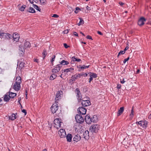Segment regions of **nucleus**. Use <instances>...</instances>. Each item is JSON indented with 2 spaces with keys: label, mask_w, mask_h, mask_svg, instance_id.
Returning a JSON list of instances; mask_svg holds the SVG:
<instances>
[{
  "label": "nucleus",
  "mask_w": 151,
  "mask_h": 151,
  "mask_svg": "<svg viewBox=\"0 0 151 151\" xmlns=\"http://www.w3.org/2000/svg\"><path fill=\"white\" fill-rule=\"evenodd\" d=\"M77 111L78 114L84 115L86 113V109L83 107H80L78 109Z\"/></svg>",
  "instance_id": "nucleus-7"
},
{
  "label": "nucleus",
  "mask_w": 151,
  "mask_h": 151,
  "mask_svg": "<svg viewBox=\"0 0 151 151\" xmlns=\"http://www.w3.org/2000/svg\"><path fill=\"white\" fill-rule=\"evenodd\" d=\"M55 55H53L52 58V59L51 60V62L52 63V65H53V62L55 60Z\"/></svg>",
  "instance_id": "nucleus-41"
},
{
  "label": "nucleus",
  "mask_w": 151,
  "mask_h": 151,
  "mask_svg": "<svg viewBox=\"0 0 151 151\" xmlns=\"http://www.w3.org/2000/svg\"><path fill=\"white\" fill-rule=\"evenodd\" d=\"M34 61L37 63H38L39 61V60L37 59H34Z\"/></svg>",
  "instance_id": "nucleus-55"
},
{
  "label": "nucleus",
  "mask_w": 151,
  "mask_h": 151,
  "mask_svg": "<svg viewBox=\"0 0 151 151\" xmlns=\"http://www.w3.org/2000/svg\"><path fill=\"white\" fill-rule=\"evenodd\" d=\"M97 33L100 35H103V34L100 31H97Z\"/></svg>",
  "instance_id": "nucleus-60"
},
{
  "label": "nucleus",
  "mask_w": 151,
  "mask_h": 151,
  "mask_svg": "<svg viewBox=\"0 0 151 151\" xmlns=\"http://www.w3.org/2000/svg\"><path fill=\"white\" fill-rule=\"evenodd\" d=\"M62 65L61 64H58L52 70V72L53 73H55L58 72L60 70V69Z\"/></svg>",
  "instance_id": "nucleus-9"
},
{
  "label": "nucleus",
  "mask_w": 151,
  "mask_h": 151,
  "mask_svg": "<svg viewBox=\"0 0 151 151\" xmlns=\"http://www.w3.org/2000/svg\"><path fill=\"white\" fill-rule=\"evenodd\" d=\"M141 122L140 126L143 129H146L147 127L148 122L147 121L144 120H142Z\"/></svg>",
  "instance_id": "nucleus-12"
},
{
  "label": "nucleus",
  "mask_w": 151,
  "mask_h": 151,
  "mask_svg": "<svg viewBox=\"0 0 151 151\" xmlns=\"http://www.w3.org/2000/svg\"><path fill=\"white\" fill-rule=\"evenodd\" d=\"M63 45L66 48H67L69 47V46L66 43H64Z\"/></svg>",
  "instance_id": "nucleus-49"
},
{
  "label": "nucleus",
  "mask_w": 151,
  "mask_h": 151,
  "mask_svg": "<svg viewBox=\"0 0 151 151\" xmlns=\"http://www.w3.org/2000/svg\"><path fill=\"white\" fill-rule=\"evenodd\" d=\"M100 126L98 124H94L90 127L89 130L92 132L96 133L99 130Z\"/></svg>",
  "instance_id": "nucleus-2"
},
{
  "label": "nucleus",
  "mask_w": 151,
  "mask_h": 151,
  "mask_svg": "<svg viewBox=\"0 0 151 151\" xmlns=\"http://www.w3.org/2000/svg\"><path fill=\"white\" fill-rule=\"evenodd\" d=\"M4 36H5V37L7 39H11L12 37V35L8 33H5L4 35Z\"/></svg>",
  "instance_id": "nucleus-33"
},
{
  "label": "nucleus",
  "mask_w": 151,
  "mask_h": 151,
  "mask_svg": "<svg viewBox=\"0 0 151 151\" xmlns=\"http://www.w3.org/2000/svg\"><path fill=\"white\" fill-rule=\"evenodd\" d=\"M81 138V137L78 134H77L75 136L73 139V140L76 142H77L80 140Z\"/></svg>",
  "instance_id": "nucleus-15"
},
{
  "label": "nucleus",
  "mask_w": 151,
  "mask_h": 151,
  "mask_svg": "<svg viewBox=\"0 0 151 151\" xmlns=\"http://www.w3.org/2000/svg\"><path fill=\"white\" fill-rule=\"evenodd\" d=\"M73 34L75 36H77V37L78 36V34L76 32H74L73 33Z\"/></svg>",
  "instance_id": "nucleus-57"
},
{
  "label": "nucleus",
  "mask_w": 151,
  "mask_h": 151,
  "mask_svg": "<svg viewBox=\"0 0 151 151\" xmlns=\"http://www.w3.org/2000/svg\"><path fill=\"white\" fill-rule=\"evenodd\" d=\"M19 36L18 34L14 33L13 35V37L14 41L17 42L19 40Z\"/></svg>",
  "instance_id": "nucleus-17"
},
{
  "label": "nucleus",
  "mask_w": 151,
  "mask_h": 151,
  "mask_svg": "<svg viewBox=\"0 0 151 151\" xmlns=\"http://www.w3.org/2000/svg\"><path fill=\"white\" fill-rule=\"evenodd\" d=\"M146 21V19L144 17H141L138 20V24L140 26L143 25L145 24V22Z\"/></svg>",
  "instance_id": "nucleus-10"
},
{
  "label": "nucleus",
  "mask_w": 151,
  "mask_h": 151,
  "mask_svg": "<svg viewBox=\"0 0 151 151\" xmlns=\"http://www.w3.org/2000/svg\"><path fill=\"white\" fill-rule=\"evenodd\" d=\"M72 60L73 61H77V62H79L81 61V60L80 59H78L76 58H75V57H73L72 58Z\"/></svg>",
  "instance_id": "nucleus-35"
},
{
  "label": "nucleus",
  "mask_w": 151,
  "mask_h": 151,
  "mask_svg": "<svg viewBox=\"0 0 151 151\" xmlns=\"http://www.w3.org/2000/svg\"><path fill=\"white\" fill-rule=\"evenodd\" d=\"M67 141L68 142H70L71 141L72 136L71 134H68L66 137Z\"/></svg>",
  "instance_id": "nucleus-21"
},
{
  "label": "nucleus",
  "mask_w": 151,
  "mask_h": 151,
  "mask_svg": "<svg viewBox=\"0 0 151 151\" xmlns=\"http://www.w3.org/2000/svg\"><path fill=\"white\" fill-rule=\"evenodd\" d=\"M87 39L92 40L91 37L90 35H87L86 37Z\"/></svg>",
  "instance_id": "nucleus-47"
},
{
  "label": "nucleus",
  "mask_w": 151,
  "mask_h": 151,
  "mask_svg": "<svg viewBox=\"0 0 151 151\" xmlns=\"http://www.w3.org/2000/svg\"><path fill=\"white\" fill-rule=\"evenodd\" d=\"M10 98L8 93H7L4 96V100L5 101L7 102L9 101Z\"/></svg>",
  "instance_id": "nucleus-19"
},
{
  "label": "nucleus",
  "mask_w": 151,
  "mask_h": 151,
  "mask_svg": "<svg viewBox=\"0 0 151 151\" xmlns=\"http://www.w3.org/2000/svg\"><path fill=\"white\" fill-rule=\"evenodd\" d=\"M134 110L133 109V107L132 108V109L131 111V113L130 114V117H132L133 115Z\"/></svg>",
  "instance_id": "nucleus-42"
},
{
  "label": "nucleus",
  "mask_w": 151,
  "mask_h": 151,
  "mask_svg": "<svg viewBox=\"0 0 151 151\" xmlns=\"http://www.w3.org/2000/svg\"><path fill=\"white\" fill-rule=\"evenodd\" d=\"M81 104L83 106H87L91 104L90 101L88 100H82Z\"/></svg>",
  "instance_id": "nucleus-11"
},
{
  "label": "nucleus",
  "mask_w": 151,
  "mask_h": 151,
  "mask_svg": "<svg viewBox=\"0 0 151 151\" xmlns=\"http://www.w3.org/2000/svg\"><path fill=\"white\" fill-rule=\"evenodd\" d=\"M29 12L34 13L35 12V10L33 8L30 7L29 8Z\"/></svg>",
  "instance_id": "nucleus-38"
},
{
  "label": "nucleus",
  "mask_w": 151,
  "mask_h": 151,
  "mask_svg": "<svg viewBox=\"0 0 151 151\" xmlns=\"http://www.w3.org/2000/svg\"><path fill=\"white\" fill-rule=\"evenodd\" d=\"M33 7L35 8L36 10H38L39 12H40L41 9L38 6L35 4H33Z\"/></svg>",
  "instance_id": "nucleus-34"
},
{
  "label": "nucleus",
  "mask_w": 151,
  "mask_h": 151,
  "mask_svg": "<svg viewBox=\"0 0 151 151\" xmlns=\"http://www.w3.org/2000/svg\"><path fill=\"white\" fill-rule=\"evenodd\" d=\"M93 78L92 77H90L89 80V82L90 83L93 80Z\"/></svg>",
  "instance_id": "nucleus-54"
},
{
  "label": "nucleus",
  "mask_w": 151,
  "mask_h": 151,
  "mask_svg": "<svg viewBox=\"0 0 151 151\" xmlns=\"http://www.w3.org/2000/svg\"><path fill=\"white\" fill-rule=\"evenodd\" d=\"M79 78H80V76H79L78 74H77L72 76L71 80L72 81H75L76 79Z\"/></svg>",
  "instance_id": "nucleus-23"
},
{
  "label": "nucleus",
  "mask_w": 151,
  "mask_h": 151,
  "mask_svg": "<svg viewBox=\"0 0 151 151\" xmlns=\"http://www.w3.org/2000/svg\"><path fill=\"white\" fill-rule=\"evenodd\" d=\"M63 93L62 91H60L57 92L55 97V103H58V101L61 99V96L62 95Z\"/></svg>",
  "instance_id": "nucleus-5"
},
{
  "label": "nucleus",
  "mask_w": 151,
  "mask_h": 151,
  "mask_svg": "<svg viewBox=\"0 0 151 151\" xmlns=\"http://www.w3.org/2000/svg\"><path fill=\"white\" fill-rule=\"evenodd\" d=\"M83 137L87 140H88L89 138V132L88 130H86L83 133Z\"/></svg>",
  "instance_id": "nucleus-14"
},
{
  "label": "nucleus",
  "mask_w": 151,
  "mask_h": 151,
  "mask_svg": "<svg viewBox=\"0 0 151 151\" xmlns=\"http://www.w3.org/2000/svg\"><path fill=\"white\" fill-rule=\"evenodd\" d=\"M55 103L53 104L51 107V111L53 114L55 113L58 109V105Z\"/></svg>",
  "instance_id": "nucleus-8"
},
{
  "label": "nucleus",
  "mask_w": 151,
  "mask_h": 151,
  "mask_svg": "<svg viewBox=\"0 0 151 151\" xmlns=\"http://www.w3.org/2000/svg\"><path fill=\"white\" fill-rule=\"evenodd\" d=\"M25 63L23 62H18L17 66L18 67V66L19 65V69H20V70H21L25 66Z\"/></svg>",
  "instance_id": "nucleus-16"
},
{
  "label": "nucleus",
  "mask_w": 151,
  "mask_h": 151,
  "mask_svg": "<svg viewBox=\"0 0 151 151\" xmlns=\"http://www.w3.org/2000/svg\"><path fill=\"white\" fill-rule=\"evenodd\" d=\"M120 82L122 84H124L126 81L125 80V78H124L122 80L120 79Z\"/></svg>",
  "instance_id": "nucleus-45"
},
{
  "label": "nucleus",
  "mask_w": 151,
  "mask_h": 151,
  "mask_svg": "<svg viewBox=\"0 0 151 151\" xmlns=\"http://www.w3.org/2000/svg\"><path fill=\"white\" fill-rule=\"evenodd\" d=\"M54 122L55 127L58 129L60 127L61 123H62L61 119L59 118H56L54 120Z\"/></svg>",
  "instance_id": "nucleus-4"
},
{
  "label": "nucleus",
  "mask_w": 151,
  "mask_h": 151,
  "mask_svg": "<svg viewBox=\"0 0 151 151\" xmlns=\"http://www.w3.org/2000/svg\"><path fill=\"white\" fill-rule=\"evenodd\" d=\"M117 88L118 89H120L121 88V85L119 84H117Z\"/></svg>",
  "instance_id": "nucleus-50"
},
{
  "label": "nucleus",
  "mask_w": 151,
  "mask_h": 151,
  "mask_svg": "<svg viewBox=\"0 0 151 151\" xmlns=\"http://www.w3.org/2000/svg\"><path fill=\"white\" fill-rule=\"evenodd\" d=\"M24 48H25V47H23L22 45H20L19 46V52L21 54H22L24 53Z\"/></svg>",
  "instance_id": "nucleus-20"
},
{
  "label": "nucleus",
  "mask_w": 151,
  "mask_h": 151,
  "mask_svg": "<svg viewBox=\"0 0 151 151\" xmlns=\"http://www.w3.org/2000/svg\"><path fill=\"white\" fill-rule=\"evenodd\" d=\"M125 52L124 50H121L118 53V56H117L118 57L120 55L124 54L125 53Z\"/></svg>",
  "instance_id": "nucleus-39"
},
{
  "label": "nucleus",
  "mask_w": 151,
  "mask_h": 151,
  "mask_svg": "<svg viewBox=\"0 0 151 151\" xmlns=\"http://www.w3.org/2000/svg\"><path fill=\"white\" fill-rule=\"evenodd\" d=\"M5 33L0 32V38H2L3 36H4Z\"/></svg>",
  "instance_id": "nucleus-43"
},
{
  "label": "nucleus",
  "mask_w": 151,
  "mask_h": 151,
  "mask_svg": "<svg viewBox=\"0 0 151 151\" xmlns=\"http://www.w3.org/2000/svg\"><path fill=\"white\" fill-rule=\"evenodd\" d=\"M22 82L21 78L20 76H17L16 77L15 82L14 83L13 88L16 91L19 90L21 88L20 84Z\"/></svg>",
  "instance_id": "nucleus-1"
},
{
  "label": "nucleus",
  "mask_w": 151,
  "mask_h": 151,
  "mask_svg": "<svg viewBox=\"0 0 151 151\" xmlns=\"http://www.w3.org/2000/svg\"><path fill=\"white\" fill-rule=\"evenodd\" d=\"M119 4L121 5L122 6L124 4L122 2H119Z\"/></svg>",
  "instance_id": "nucleus-63"
},
{
  "label": "nucleus",
  "mask_w": 151,
  "mask_h": 151,
  "mask_svg": "<svg viewBox=\"0 0 151 151\" xmlns=\"http://www.w3.org/2000/svg\"><path fill=\"white\" fill-rule=\"evenodd\" d=\"M74 68H67L66 69L63 70L64 72L66 73H68L69 72L71 73L72 71L74 70Z\"/></svg>",
  "instance_id": "nucleus-28"
},
{
  "label": "nucleus",
  "mask_w": 151,
  "mask_h": 151,
  "mask_svg": "<svg viewBox=\"0 0 151 151\" xmlns=\"http://www.w3.org/2000/svg\"><path fill=\"white\" fill-rule=\"evenodd\" d=\"M68 9L70 10V11H73V9L72 7L70 6H68Z\"/></svg>",
  "instance_id": "nucleus-56"
},
{
  "label": "nucleus",
  "mask_w": 151,
  "mask_h": 151,
  "mask_svg": "<svg viewBox=\"0 0 151 151\" xmlns=\"http://www.w3.org/2000/svg\"><path fill=\"white\" fill-rule=\"evenodd\" d=\"M52 17L57 18L59 17V16L57 14H54L53 16H52Z\"/></svg>",
  "instance_id": "nucleus-46"
},
{
  "label": "nucleus",
  "mask_w": 151,
  "mask_h": 151,
  "mask_svg": "<svg viewBox=\"0 0 151 151\" xmlns=\"http://www.w3.org/2000/svg\"><path fill=\"white\" fill-rule=\"evenodd\" d=\"M39 1L42 4H45L46 3V0H39Z\"/></svg>",
  "instance_id": "nucleus-40"
},
{
  "label": "nucleus",
  "mask_w": 151,
  "mask_h": 151,
  "mask_svg": "<svg viewBox=\"0 0 151 151\" xmlns=\"http://www.w3.org/2000/svg\"><path fill=\"white\" fill-rule=\"evenodd\" d=\"M21 99V98H19L18 99V102L20 104H21V103L20 102Z\"/></svg>",
  "instance_id": "nucleus-61"
},
{
  "label": "nucleus",
  "mask_w": 151,
  "mask_h": 151,
  "mask_svg": "<svg viewBox=\"0 0 151 151\" xmlns=\"http://www.w3.org/2000/svg\"><path fill=\"white\" fill-rule=\"evenodd\" d=\"M141 122V121H140L139 122H136L135 123L137 124H139V125H140Z\"/></svg>",
  "instance_id": "nucleus-53"
},
{
  "label": "nucleus",
  "mask_w": 151,
  "mask_h": 151,
  "mask_svg": "<svg viewBox=\"0 0 151 151\" xmlns=\"http://www.w3.org/2000/svg\"><path fill=\"white\" fill-rule=\"evenodd\" d=\"M57 76V75L55 74V73H53L50 76V79L51 80H53Z\"/></svg>",
  "instance_id": "nucleus-31"
},
{
  "label": "nucleus",
  "mask_w": 151,
  "mask_h": 151,
  "mask_svg": "<svg viewBox=\"0 0 151 151\" xmlns=\"http://www.w3.org/2000/svg\"><path fill=\"white\" fill-rule=\"evenodd\" d=\"M97 116L96 115H94L91 118V121L92 122H95L97 120Z\"/></svg>",
  "instance_id": "nucleus-30"
},
{
  "label": "nucleus",
  "mask_w": 151,
  "mask_h": 151,
  "mask_svg": "<svg viewBox=\"0 0 151 151\" xmlns=\"http://www.w3.org/2000/svg\"><path fill=\"white\" fill-rule=\"evenodd\" d=\"M59 134L61 138L65 137L66 135V133L65 130L63 129H61L59 131Z\"/></svg>",
  "instance_id": "nucleus-13"
},
{
  "label": "nucleus",
  "mask_w": 151,
  "mask_h": 151,
  "mask_svg": "<svg viewBox=\"0 0 151 151\" xmlns=\"http://www.w3.org/2000/svg\"><path fill=\"white\" fill-rule=\"evenodd\" d=\"M124 108L123 107H120V109L118 111L117 116H119L124 111Z\"/></svg>",
  "instance_id": "nucleus-22"
},
{
  "label": "nucleus",
  "mask_w": 151,
  "mask_h": 151,
  "mask_svg": "<svg viewBox=\"0 0 151 151\" xmlns=\"http://www.w3.org/2000/svg\"><path fill=\"white\" fill-rule=\"evenodd\" d=\"M30 3H31L32 4H33L34 3V0H28Z\"/></svg>",
  "instance_id": "nucleus-59"
},
{
  "label": "nucleus",
  "mask_w": 151,
  "mask_h": 151,
  "mask_svg": "<svg viewBox=\"0 0 151 151\" xmlns=\"http://www.w3.org/2000/svg\"><path fill=\"white\" fill-rule=\"evenodd\" d=\"M90 75V77H92L93 78H96L97 77V74L91 72H90L88 73Z\"/></svg>",
  "instance_id": "nucleus-27"
},
{
  "label": "nucleus",
  "mask_w": 151,
  "mask_h": 151,
  "mask_svg": "<svg viewBox=\"0 0 151 151\" xmlns=\"http://www.w3.org/2000/svg\"><path fill=\"white\" fill-rule=\"evenodd\" d=\"M76 10H81L80 9V8H79V7H76Z\"/></svg>",
  "instance_id": "nucleus-62"
},
{
  "label": "nucleus",
  "mask_w": 151,
  "mask_h": 151,
  "mask_svg": "<svg viewBox=\"0 0 151 151\" xmlns=\"http://www.w3.org/2000/svg\"><path fill=\"white\" fill-rule=\"evenodd\" d=\"M79 19H80V21L79 23L78 24V26H80L81 25H82L84 23V21L81 18H80Z\"/></svg>",
  "instance_id": "nucleus-36"
},
{
  "label": "nucleus",
  "mask_w": 151,
  "mask_h": 151,
  "mask_svg": "<svg viewBox=\"0 0 151 151\" xmlns=\"http://www.w3.org/2000/svg\"><path fill=\"white\" fill-rule=\"evenodd\" d=\"M79 76H80V78L81 77V76H84V73H78Z\"/></svg>",
  "instance_id": "nucleus-52"
},
{
  "label": "nucleus",
  "mask_w": 151,
  "mask_h": 151,
  "mask_svg": "<svg viewBox=\"0 0 151 151\" xmlns=\"http://www.w3.org/2000/svg\"><path fill=\"white\" fill-rule=\"evenodd\" d=\"M127 46L124 49V50L125 51V52L127 50L129 49V47H128L129 45H128V44H127Z\"/></svg>",
  "instance_id": "nucleus-51"
},
{
  "label": "nucleus",
  "mask_w": 151,
  "mask_h": 151,
  "mask_svg": "<svg viewBox=\"0 0 151 151\" xmlns=\"http://www.w3.org/2000/svg\"><path fill=\"white\" fill-rule=\"evenodd\" d=\"M7 93H8V95H9V98H10L13 99L16 96V94L14 93L9 92Z\"/></svg>",
  "instance_id": "nucleus-24"
},
{
  "label": "nucleus",
  "mask_w": 151,
  "mask_h": 151,
  "mask_svg": "<svg viewBox=\"0 0 151 151\" xmlns=\"http://www.w3.org/2000/svg\"><path fill=\"white\" fill-rule=\"evenodd\" d=\"M75 119L76 122L79 123H81L84 122V119L82 116L77 114L75 116Z\"/></svg>",
  "instance_id": "nucleus-6"
},
{
  "label": "nucleus",
  "mask_w": 151,
  "mask_h": 151,
  "mask_svg": "<svg viewBox=\"0 0 151 151\" xmlns=\"http://www.w3.org/2000/svg\"><path fill=\"white\" fill-rule=\"evenodd\" d=\"M9 119L11 120H14L16 118V114L14 113L12 114L10 116H9Z\"/></svg>",
  "instance_id": "nucleus-26"
},
{
  "label": "nucleus",
  "mask_w": 151,
  "mask_h": 151,
  "mask_svg": "<svg viewBox=\"0 0 151 151\" xmlns=\"http://www.w3.org/2000/svg\"><path fill=\"white\" fill-rule=\"evenodd\" d=\"M129 57L125 59L123 62V63L124 64H125L127 61L129 60Z\"/></svg>",
  "instance_id": "nucleus-44"
},
{
  "label": "nucleus",
  "mask_w": 151,
  "mask_h": 151,
  "mask_svg": "<svg viewBox=\"0 0 151 151\" xmlns=\"http://www.w3.org/2000/svg\"><path fill=\"white\" fill-rule=\"evenodd\" d=\"M85 120L87 124H90L91 122H92L91 118L89 116H88V115H87L86 116L85 118Z\"/></svg>",
  "instance_id": "nucleus-18"
},
{
  "label": "nucleus",
  "mask_w": 151,
  "mask_h": 151,
  "mask_svg": "<svg viewBox=\"0 0 151 151\" xmlns=\"http://www.w3.org/2000/svg\"><path fill=\"white\" fill-rule=\"evenodd\" d=\"M89 66V65H88V66H85L84 65H83V66H81V65H80L79 66V68H80L81 69H86V68H88Z\"/></svg>",
  "instance_id": "nucleus-32"
},
{
  "label": "nucleus",
  "mask_w": 151,
  "mask_h": 151,
  "mask_svg": "<svg viewBox=\"0 0 151 151\" xmlns=\"http://www.w3.org/2000/svg\"><path fill=\"white\" fill-rule=\"evenodd\" d=\"M68 32V30H65L63 32L64 33V34H67Z\"/></svg>",
  "instance_id": "nucleus-58"
},
{
  "label": "nucleus",
  "mask_w": 151,
  "mask_h": 151,
  "mask_svg": "<svg viewBox=\"0 0 151 151\" xmlns=\"http://www.w3.org/2000/svg\"><path fill=\"white\" fill-rule=\"evenodd\" d=\"M26 6L25 5H22L19 9V10L22 11H24L25 8L26 7Z\"/></svg>",
  "instance_id": "nucleus-37"
},
{
  "label": "nucleus",
  "mask_w": 151,
  "mask_h": 151,
  "mask_svg": "<svg viewBox=\"0 0 151 151\" xmlns=\"http://www.w3.org/2000/svg\"><path fill=\"white\" fill-rule=\"evenodd\" d=\"M148 118L149 119H151V113L148 116Z\"/></svg>",
  "instance_id": "nucleus-64"
},
{
  "label": "nucleus",
  "mask_w": 151,
  "mask_h": 151,
  "mask_svg": "<svg viewBox=\"0 0 151 151\" xmlns=\"http://www.w3.org/2000/svg\"><path fill=\"white\" fill-rule=\"evenodd\" d=\"M69 63L68 61H65L64 60H63L61 61L59 64H61V65L62 66V65H68Z\"/></svg>",
  "instance_id": "nucleus-29"
},
{
  "label": "nucleus",
  "mask_w": 151,
  "mask_h": 151,
  "mask_svg": "<svg viewBox=\"0 0 151 151\" xmlns=\"http://www.w3.org/2000/svg\"><path fill=\"white\" fill-rule=\"evenodd\" d=\"M75 93L78 102H80L83 99H84L83 98L82 94L79 88H76L75 89Z\"/></svg>",
  "instance_id": "nucleus-3"
},
{
  "label": "nucleus",
  "mask_w": 151,
  "mask_h": 151,
  "mask_svg": "<svg viewBox=\"0 0 151 151\" xmlns=\"http://www.w3.org/2000/svg\"><path fill=\"white\" fill-rule=\"evenodd\" d=\"M31 46V44L29 43V42L28 41H27L26 40L25 41L24 44V47H25V49H26L27 48H29Z\"/></svg>",
  "instance_id": "nucleus-25"
},
{
  "label": "nucleus",
  "mask_w": 151,
  "mask_h": 151,
  "mask_svg": "<svg viewBox=\"0 0 151 151\" xmlns=\"http://www.w3.org/2000/svg\"><path fill=\"white\" fill-rule=\"evenodd\" d=\"M22 111L23 113H24V115H26V114H27V112H26V111L25 109H23L22 110Z\"/></svg>",
  "instance_id": "nucleus-48"
}]
</instances>
